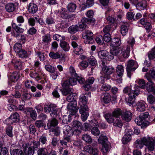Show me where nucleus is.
Here are the masks:
<instances>
[{
	"mask_svg": "<svg viewBox=\"0 0 155 155\" xmlns=\"http://www.w3.org/2000/svg\"><path fill=\"white\" fill-rule=\"evenodd\" d=\"M0 153L2 155H8V152L7 148L3 147L2 143H0Z\"/></svg>",
	"mask_w": 155,
	"mask_h": 155,
	"instance_id": "49",
	"label": "nucleus"
},
{
	"mask_svg": "<svg viewBox=\"0 0 155 155\" xmlns=\"http://www.w3.org/2000/svg\"><path fill=\"white\" fill-rule=\"evenodd\" d=\"M111 88V86L108 84H103L101 86V90L103 91H108Z\"/></svg>",
	"mask_w": 155,
	"mask_h": 155,
	"instance_id": "64",
	"label": "nucleus"
},
{
	"mask_svg": "<svg viewBox=\"0 0 155 155\" xmlns=\"http://www.w3.org/2000/svg\"><path fill=\"white\" fill-rule=\"evenodd\" d=\"M77 103L76 101L70 102L67 106V108L70 114L72 115H74L77 112L78 107H77Z\"/></svg>",
	"mask_w": 155,
	"mask_h": 155,
	"instance_id": "6",
	"label": "nucleus"
},
{
	"mask_svg": "<svg viewBox=\"0 0 155 155\" xmlns=\"http://www.w3.org/2000/svg\"><path fill=\"white\" fill-rule=\"evenodd\" d=\"M12 127L11 126H9L6 129L5 132L6 134L9 137H12L14 136L12 132Z\"/></svg>",
	"mask_w": 155,
	"mask_h": 155,
	"instance_id": "41",
	"label": "nucleus"
},
{
	"mask_svg": "<svg viewBox=\"0 0 155 155\" xmlns=\"http://www.w3.org/2000/svg\"><path fill=\"white\" fill-rule=\"evenodd\" d=\"M131 136L125 135L122 140V143L124 144H127L131 140Z\"/></svg>",
	"mask_w": 155,
	"mask_h": 155,
	"instance_id": "60",
	"label": "nucleus"
},
{
	"mask_svg": "<svg viewBox=\"0 0 155 155\" xmlns=\"http://www.w3.org/2000/svg\"><path fill=\"white\" fill-rule=\"evenodd\" d=\"M104 116L108 123L111 124L113 122L114 117L112 114L107 113L104 114Z\"/></svg>",
	"mask_w": 155,
	"mask_h": 155,
	"instance_id": "28",
	"label": "nucleus"
},
{
	"mask_svg": "<svg viewBox=\"0 0 155 155\" xmlns=\"http://www.w3.org/2000/svg\"><path fill=\"white\" fill-rule=\"evenodd\" d=\"M112 44L114 46L117 47L120 45L121 43V40L118 38H114L112 41Z\"/></svg>",
	"mask_w": 155,
	"mask_h": 155,
	"instance_id": "52",
	"label": "nucleus"
},
{
	"mask_svg": "<svg viewBox=\"0 0 155 155\" xmlns=\"http://www.w3.org/2000/svg\"><path fill=\"white\" fill-rule=\"evenodd\" d=\"M132 114L130 111H126L122 115V118L123 120L127 121H129L131 119Z\"/></svg>",
	"mask_w": 155,
	"mask_h": 155,
	"instance_id": "25",
	"label": "nucleus"
},
{
	"mask_svg": "<svg viewBox=\"0 0 155 155\" xmlns=\"http://www.w3.org/2000/svg\"><path fill=\"white\" fill-rule=\"evenodd\" d=\"M25 112L28 115H30L34 120L36 119L37 114L35 110L31 107H27L25 110Z\"/></svg>",
	"mask_w": 155,
	"mask_h": 155,
	"instance_id": "17",
	"label": "nucleus"
},
{
	"mask_svg": "<svg viewBox=\"0 0 155 155\" xmlns=\"http://www.w3.org/2000/svg\"><path fill=\"white\" fill-rule=\"evenodd\" d=\"M112 114L115 118H118L122 114V110L120 108H116L112 112Z\"/></svg>",
	"mask_w": 155,
	"mask_h": 155,
	"instance_id": "43",
	"label": "nucleus"
},
{
	"mask_svg": "<svg viewBox=\"0 0 155 155\" xmlns=\"http://www.w3.org/2000/svg\"><path fill=\"white\" fill-rule=\"evenodd\" d=\"M70 138L69 137L65 136L62 140H60V143L63 146H67V144L70 141Z\"/></svg>",
	"mask_w": 155,
	"mask_h": 155,
	"instance_id": "37",
	"label": "nucleus"
},
{
	"mask_svg": "<svg viewBox=\"0 0 155 155\" xmlns=\"http://www.w3.org/2000/svg\"><path fill=\"white\" fill-rule=\"evenodd\" d=\"M68 32L71 34H74L78 31V26L77 25H72L70 26L68 29Z\"/></svg>",
	"mask_w": 155,
	"mask_h": 155,
	"instance_id": "47",
	"label": "nucleus"
},
{
	"mask_svg": "<svg viewBox=\"0 0 155 155\" xmlns=\"http://www.w3.org/2000/svg\"><path fill=\"white\" fill-rule=\"evenodd\" d=\"M114 71V68L110 66H106L103 67L101 71V74L104 75L106 78V80H108L110 78V75L113 73Z\"/></svg>",
	"mask_w": 155,
	"mask_h": 155,
	"instance_id": "3",
	"label": "nucleus"
},
{
	"mask_svg": "<svg viewBox=\"0 0 155 155\" xmlns=\"http://www.w3.org/2000/svg\"><path fill=\"white\" fill-rule=\"evenodd\" d=\"M18 53V56L20 58H26L28 56V54L27 51L23 49H22Z\"/></svg>",
	"mask_w": 155,
	"mask_h": 155,
	"instance_id": "42",
	"label": "nucleus"
},
{
	"mask_svg": "<svg viewBox=\"0 0 155 155\" xmlns=\"http://www.w3.org/2000/svg\"><path fill=\"white\" fill-rule=\"evenodd\" d=\"M124 94L129 96L128 104L130 106L132 105L134 103V98L140 93V90L137 85H135L131 89L128 87H125L123 90Z\"/></svg>",
	"mask_w": 155,
	"mask_h": 155,
	"instance_id": "1",
	"label": "nucleus"
},
{
	"mask_svg": "<svg viewBox=\"0 0 155 155\" xmlns=\"http://www.w3.org/2000/svg\"><path fill=\"white\" fill-rule=\"evenodd\" d=\"M82 139L85 142L91 143L92 142V138L91 136L87 134H83L82 136Z\"/></svg>",
	"mask_w": 155,
	"mask_h": 155,
	"instance_id": "45",
	"label": "nucleus"
},
{
	"mask_svg": "<svg viewBox=\"0 0 155 155\" xmlns=\"http://www.w3.org/2000/svg\"><path fill=\"white\" fill-rule=\"evenodd\" d=\"M112 123L114 126L117 127L121 128L123 125L122 121L120 118H115L114 119Z\"/></svg>",
	"mask_w": 155,
	"mask_h": 155,
	"instance_id": "30",
	"label": "nucleus"
},
{
	"mask_svg": "<svg viewBox=\"0 0 155 155\" xmlns=\"http://www.w3.org/2000/svg\"><path fill=\"white\" fill-rule=\"evenodd\" d=\"M83 38L86 39L85 43L92 44L94 41L93 33L89 31H85L83 36Z\"/></svg>",
	"mask_w": 155,
	"mask_h": 155,
	"instance_id": "8",
	"label": "nucleus"
},
{
	"mask_svg": "<svg viewBox=\"0 0 155 155\" xmlns=\"http://www.w3.org/2000/svg\"><path fill=\"white\" fill-rule=\"evenodd\" d=\"M12 26V28L14 29L15 31L20 34L22 33L24 31L23 28L18 27L15 23H13Z\"/></svg>",
	"mask_w": 155,
	"mask_h": 155,
	"instance_id": "50",
	"label": "nucleus"
},
{
	"mask_svg": "<svg viewBox=\"0 0 155 155\" xmlns=\"http://www.w3.org/2000/svg\"><path fill=\"white\" fill-rule=\"evenodd\" d=\"M51 35L49 34H46L42 37V43L47 45L51 41Z\"/></svg>",
	"mask_w": 155,
	"mask_h": 155,
	"instance_id": "27",
	"label": "nucleus"
},
{
	"mask_svg": "<svg viewBox=\"0 0 155 155\" xmlns=\"http://www.w3.org/2000/svg\"><path fill=\"white\" fill-rule=\"evenodd\" d=\"M77 5L74 3H69L67 6V9L69 12H74L76 9Z\"/></svg>",
	"mask_w": 155,
	"mask_h": 155,
	"instance_id": "34",
	"label": "nucleus"
},
{
	"mask_svg": "<svg viewBox=\"0 0 155 155\" xmlns=\"http://www.w3.org/2000/svg\"><path fill=\"white\" fill-rule=\"evenodd\" d=\"M58 124V122L55 118L52 119L50 122H48L47 124V126L48 128H50L52 126L54 127L56 126Z\"/></svg>",
	"mask_w": 155,
	"mask_h": 155,
	"instance_id": "53",
	"label": "nucleus"
},
{
	"mask_svg": "<svg viewBox=\"0 0 155 155\" xmlns=\"http://www.w3.org/2000/svg\"><path fill=\"white\" fill-rule=\"evenodd\" d=\"M138 67V65L136 61L133 60H130L128 61L126 70L127 75L130 78L131 77V72L134 71Z\"/></svg>",
	"mask_w": 155,
	"mask_h": 155,
	"instance_id": "2",
	"label": "nucleus"
},
{
	"mask_svg": "<svg viewBox=\"0 0 155 155\" xmlns=\"http://www.w3.org/2000/svg\"><path fill=\"white\" fill-rule=\"evenodd\" d=\"M30 75L32 78L38 79H40L39 74L35 71L33 72L32 71H31L30 72Z\"/></svg>",
	"mask_w": 155,
	"mask_h": 155,
	"instance_id": "62",
	"label": "nucleus"
},
{
	"mask_svg": "<svg viewBox=\"0 0 155 155\" xmlns=\"http://www.w3.org/2000/svg\"><path fill=\"white\" fill-rule=\"evenodd\" d=\"M19 75L17 72H14L10 75V79L12 82L17 81L19 78Z\"/></svg>",
	"mask_w": 155,
	"mask_h": 155,
	"instance_id": "38",
	"label": "nucleus"
},
{
	"mask_svg": "<svg viewBox=\"0 0 155 155\" xmlns=\"http://www.w3.org/2000/svg\"><path fill=\"white\" fill-rule=\"evenodd\" d=\"M21 149L26 155H33L35 150L31 147V145L28 143H24L22 146Z\"/></svg>",
	"mask_w": 155,
	"mask_h": 155,
	"instance_id": "9",
	"label": "nucleus"
},
{
	"mask_svg": "<svg viewBox=\"0 0 155 155\" xmlns=\"http://www.w3.org/2000/svg\"><path fill=\"white\" fill-rule=\"evenodd\" d=\"M88 60L89 64L91 66H95L97 64L96 60L93 56H91L88 59Z\"/></svg>",
	"mask_w": 155,
	"mask_h": 155,
	"instance_id": "63",
	"label": "nucleus"
},
{
	"mask_svg": "<svg viewBox=\"0 0 155 155\" xmlns=\"http://www.w3.org/2000/svg\"><path fill=\"white\" fill-rule=\"evenodd\" d=\"M130 51V46H127L126 49L123 52L122 55L124 58H126L129 57Z\"/></svg>",
	"mask_w": 155,
	"mask_h": 155,
	"instance_id": "61",
	"label": "nucleus"
},
{
	"mask_svg": "<svg viewBox=\"0 0 155 155\" xmlns=\"http://www.w3.org/2000/svg\"><path fill=\"white\" fill-rule=\"evenodd\" d=\"M147 140V137H144L140 139L137 140L135 143V147L137 149L142 148L144 145H145L146 142Z\"/></svg>",
	"mask_w": 155,
	"mask_h": 155,
	"instance_id": "10",
	"label": "nucleus"
},
{
	"mask_svg": "<svg viewBox=\"0 0 155 155\" xmlns=\"http://www.w3.org/2000/svg\"><path fill=\"white\" fill-rule=\"evenodd\" d=\"M60 46L65 51H68L70 49L69 44L65 41H62L60 44Z\"/></svg>",
	"mask_w": 155,
	"mask_h": 155,
	"instance_id": "32",
	"label": "nucleus"
},
{
	"mask_svg": "<svg viewBox=\"0 0 155 155\" xmlns=\"http://www.w3.org/2000/svg\"><path fill=\"white\" fill-rule=\"evenodd\" d=\"M98 143L103 145L108 143L109 142L107 141V137L105 136H103L102 135H101L98 139Z\"/></svg>",
	"mask_w": 155,
	"mask_h": 155,
	"instance_id": "35",
	"label": "nucleus"
},
{
	"mask_svg": "<svg viewBox=\"0 0 155 155\" xmlns=\"http://www.w3.org/2000/svg\"><path fill=\"white\" fill-rule=\"evenodd\" d=\"M120 32L123 36L125 35L128 32L127 26L124 25H121L120 27Z\"/></svg>",
	"mask_w": 155,
	"mask_h": 155,
	"instance_id": "59",
	"label": "nucleus"
},
{
	"mask_svg": "<svg viewBox=\"0 0 155 155\" xmlns=\"http://www.w3.org/2000/svg\"><path fill=\"white\" fill-rule=\"evenodd\" d=\"M147 2L145 0H143L138 3L137 7L140 9L143 10L147 6Z\"/></svg>",
	"mask_w": 155,
	"mask_h": 155,
	"instance_id": "39",
	"label": "nucleus"
},
{
	"mask_svg": "<svg viewBox=\"0 0 155 155\" xmlns=\"http://www.w3.org/2000/svg\"><path fill=\"white\" fill-rule=\"evenodd\" d=\"M14 49L15 51L18 53L22 49V46L21 44L17 43L15 44L14 46Z\"/></svg>",
	"mask_w": 155,
	"mask_h": 155,
	"instance_id": "55",
	"label": "nucleus"
},
{
	"mask_svg": "<svg viewBox=\"0 0 155 155\" xmlns=\"http://www.w3.org/2000/svg\"><path fill=\"white\" fill-rule=\"evenodd\" d=\"M64 133L67 137H70L74 134L73 130L69 126L66 125L64 127Z\"/></svg>",
	"mask_w": 155,
	"mask_h": 155,
	"instance_id": "18",
	"label": "nucleus"
},
{
	"mask_svg": "<svg viewBox=\"0 0 155 155\" xmlns=\"http://www.w3.org/2000/svg\"><path fill=\"white\" fill-rule=\"evenodd\" d=\"M84 150L91 155H99V152L97 149L93 147L91 145L86 146Z\"/></svg>",
	"mask_w": 155,
	"mask_h": 155,
	"instance_id": "12",
	"label": "nucleus"
},
{
	"mask_svg": "<svg viewBox=\"0 0 155 155\" xmlns=\"http://www.w3.org/2000/svg\"><path fill=\"white\" fill-rule=\"evenodd\" d=\"M28 10L30 13L34 14L38 11V8L36 4L31 3L28 5Z\"/></svg>",
	"mask_w": 155,
	"mask_h": 155,
	"instance_id": "22",
	"label": "nucleus"
},
{
	"mask_svg": "<svg viewBox=\"0 0 155 155\" xmlns=\"http://www.w3.org/2000/svg\"><path fill=\"white\" fill-rule=\"evenodd\" d=\"M110 149V146L109 143H106L102 145L101 150L104 154L108 152Z\"/></svg>",
	"mask_w": 155,
	"mask_h": 155,
	"instance_id": "33",
	"label": "nucleus"
},
{
	"mask_svg": "<svg viewBox=\"0 0 155 155\" xmlns=\"http://www.w3.org/2000/svg\"><path fill=\"white\" fill-rule=\"evenodd\" d=\"M135 122L138 125H142L141 127H146L150 124V122L144 120L140 116L137 117Z\"/></svg>",
	"mask_w": 155,
	"mask_h": 155,
	"instance_id": "16",
	"label": "nucleus"
},
{
	"mask_svg": "<svg viewBox=\"0 0 155 155\" xmlns=\"http://www.w3.org/2000/svg\"><path fill=\"white\" fill-rule=\"evenodd\" d=\"M45 68L46 70L51 73H54L55 71V68L49 64H46L45 66Z\"/></svg>",
	"mask_w": 155,
	"mask_h": 155,
	"instance_id": "57",
	"label": "nucleus"
},
{
	"mask_svg": "<svg viewBox=\"0 0 155 155\" xmlns=\"http://www.w3.org/2000/svg\"><path fill=\"white\" fill-rule=\"evenodd\" d=\"M148 54L150 60L155 58V46L148 52Z\"/></svg>",
	"mask_w": 155,
	"mask_h": 155,
	"instance_id": "51",
	"label": "nucleus"
},
{
	"mask_svg": "<svg viewBox=\"0 0 155 155\" xmlns=\"http://www.w3.org/2000/svg\"><path fill=\"white\" fill-rule=\"evenodd\" d=\"M11 155H25L20 149H14L11 152Z\"/></svg>",
	"mask_w": 155,
	"mask_h": 155,
	"instance_id": "58",
	"label": "nucleus"
},
{
	"mask_svg": "<svg viewBox=\"0 0 155 155\" xmlns=\"http://www.w3.org/2000/svg\"><path fill=\"white\" fill-rule=\"evenodd\" d=\"M38 155H49L46 148H39L37 151Z\"/></svg>",
	"mask_w": 155,
	"mask_h": 155,
	"instance_id": "40",
	"label": "nucleus"
},
{
	"mask_svg": "<svg viewBox=\"0 0 155 155\" xmlns=\"http://www.w3.org/2000/svg\"><path fill=\"white\" fill-rule=\"evenodd\" d=\"M147 106V104L144 101L138 102L137 104V110L140 112L143 111L145 110Z\"/></svg>",
	"mask_w": 155,
	"mask_h": 155,
	"instance_id": "21",
	"label": "nucleus"
},
{
	"mask_svg": "<svg viewBox=\"0 0 155 155\" xmlns=\"http://www.w3.org/2000/svg\"><path fill=\"white\" fill-rule=\"evenodd\" d=\"M69 72L71 74L72 77H76V79L78 80V82L80 84H83L85 82V80L79 74H77L76 71L73 67L70 66L69 68Z\"/></svg>",
	"mask_w": 155,
	"mask_h": 155,
	"instance_id": "5",
	"label": "nucleus"
},
{
	"mask_svg": "<svg viewBox=\"0 0 155 155\" xmlns=\"http://www.w3.org/2000/svg\"><path fill=\"white\" fill-rule=\"evenodd\" d=\"M116 70L117 73L119 76H121L123 75L124 69V67L122 65H118L116 67Z\"/></svg>",
	"mask_w": 155,
	"mask_h": 155,
	"instance_id": "36",
	"label": "nucleus"
},
{
	"mask_svg": "<svg viewBox=\"0 0 155 155\" xmlns=\"http://www.w3.org/2000/svg\"><path fill=\"white\" fill-rule=\"evenodd\" d=\"M122 52L121 48H114L110 51V54L115 56L119 55Z\"/></svg>",
	"mask_w": 155,
	"mask_h": 155,
	"instance_id": "29",
	"label": "nucleus"
},
{
	"mask_svg": "<svg viewBox=\"0 0 155 155\" xmlns=\"http://www.w3.org/2000/svg\"><path fill=\"white\" fill-rule=\"evenodd\" d=\"M12 63H13L14 68L15 69L18 70L22 69V64L21 62L19 61H16L14 62L12 61Z\"/></svg>",
	"mask_w": 155,
	"mask_h": 155,
	"instance_id": "48",
	"label": "nucleus"
},
{
	"mask_svg": "<svg viewBox=\"0 0 155 155\" xmlns=\"http://www.w3.org/2000/svg\"><path fill=\"white\" fill-rule=\"evenodd\" d=\"M76 94L72 93L69 94L67 96L66 99L68 102H73L74 101H76Z\"/></svg>",
	"mask_w": 155,
	"mask_h": 155,
	"instance_id": "46",
	"label": "nucleus"
},
{
	"mask_svg": "<svg viewBox=\"0 0 155 155\" xmlns=\"http://www.w3.org/2000/svg\"><path fill=\"white\" fill-rule=\"evenodd\" d=\"M79 104L80 106L86 105L87 102V97L84 94H82L79 97Z\"/></svg>",
	"mask_w": 155,
	"mask_h": 155,
	"instance_id": "23",
	"label": "nucleus"
},
{
	"mask_svg": "<svg viewBox=\"0 0 155 155\" xmlns=\"http://www.w3.org/2000/svg\"><path fill=\"white\" fill-rule=\"evenodd\" d=\"M88 110V108L87 105L80 106V113L81 114V118L84 121L87 119L89 116Z\"/></svg>",
	"mask_w": 155,
	"mask_h": 155,
	"instance_id": "4",
	"label": "nucleus"
},
{
	"mask_svg": "<svg viewBox=\"0 0 155 155\" xmlns=\"http://www.w3.org/2000/svg\"><path fill=\"white\" fill-rule=\"evenodd\" d=\"M70 125L72 128H75L74 132L77 133V134L78 135L81 133L82 126L81 123L80 122L77 120L73 121Z\"/></svg>",
	"mask_w": 155,
	"mask_h": 155,
	"instance_id": "14",
	"label": "nucleus"
},
{
	"mask_svg": "<svg viewBox=\"0 0 155 155\" xmlns=\"http://www.w3.org/2000/svg\"><path fill=\"white\" fill-rule=\"evenodd\" d=\"M67 11L65 8H62L59 10L58 13L61 15V17L63 18L68 19L71 20L75 17L74 14H69L66 13Z\"/></svg>",
	"mask_w": 155,
	"mask_h": 155,
	"instance_id": "7",
	"label": "nucleus"
},
{
	"mask_svg": "<svg viewBox=\"0 0 155 155\" xmlns=\"http://www.w3.org/2000/svg\"><path fill=\"white\" fill-rule=\"evenodd\" d=\"M147 79L149 81L146 84V88L149 92H154L155 91L153 87L154 84L151 81L150 77L149 76V74L147 73L145 75Z\"/></svg>",
	"mask_w": 155,
	"mask_h": 155,
	"instance_id": "15",
	"label": "nucleus"
},
{
	"mask_svg": "<svg viewBox=\"0 0 155 155\" xmlns=\"http://www.w3.org/2000/svg\"><path fill=\"white\" fill-rule=\"evenodd\" d=\"M86 15L89 19L87 18H83L82 20V21L87 23H91L92 20V18H93L94 15L93 12L91 10H90L87 12Z\"/></svg>",
	"mask_w": 155,
	"mask_h": 155,
	"instance_id": "19",
	"label": "nucleus"
},
{
	"mask_svg": "<svg viewBox=\"0 0 155 155\" xmlns=\"http://www.w3.org/2000/svg\"><path fill=\"white\" fill-rule=\"evenodd\" d=\"M52 37L54 40L58 41H60L61 42L62 41V40H64L65 39L64 37L61 36L58 34L53 35Z\"/></svg>",
	"mask_w": 155,
	"mask_h": 155,
	"instance_id": "54",
	"label": "nucleus"
},
{
	"mask_svg": "<svg viewBox=\"0 0 155 155\" xmlns=\"http://www.w3.org/2000/svg\"><path fill=\"white\" fill-rule=\"evenodd\" d=\"M111 100V96L108 93L102 94L101 97V101L105 104L109 103Z\"/></svg>",
	"mask_w": 155,
	"mask_h": 155,
	"instance_id": "20",
	"label": "nucleus"
},
{
	"mask_svg": "<svg viewBox=\"0 0 155 155\" xmlns=\"http://www.w3.org/2000/svg\"><path fill=\"white\" fill-rule=\"evenodd\" d=\"M16 7L15 4L13 3H9L5 5V8L7 12H11L15 11Z\"/></svg>",
	"mask_w": 155,
	"mask_h": 155,
	"instance_id": "24",
	"label": "nucleus"
},
{
	"mask_svg": "<svg viewBox=\"0 0 155 155\" xmlns=\"http://www.w3.org/2000/svg\"><path fill=\"white\" fill-rule=\"evenodd\" d=\"M63 95L66 96L69 94L73 92V90L71 88L63 87L62 89L60 90Z\"/></svg>",
	"mask_w": 155,
	"mask_h": 155,
	"instance_id": "31",
	"label": "nucleus"
},
{
	"mask_svg": "<svg viewBox=\"0 0 155 155\" xmlns=\"http://www.w3.org/2000/svg\"><path fill=\"white\" fill-rule=\"evenodd\" d=\"M38 142H39L40 143H41L43 145L46 144L47 142V138L45 134H43L40 137Z\"/></svg>",
	"mask_w": 155,
	"mask_h": 155,
	"instance_id": "56",
	"label": "nucleus"
},
{
	"mask_svg": "<svg viewBox=\"0 0 155 155\" xmlns=\"http://www.w3.org/2000/svg\"><path fill=\"white\" fill-rule=\"evenodd\" d=\"M147 140L146 142L145 146L147 147L148 150L150 151H153L155 147V137L153 139L152 137H147Z\"/></svg>",
	"mask_w": 155,
	"mask_h": 155,
	"instance_id": "11",
	"label": "nucleus"
},
{
	"mask_svg": "<svg viewBox=\"0 0 155 155\" xmlns=\"http://www.w3.org/2000/svg\"><path fill=\"white\" fill-rule=\"evenodd\" d=\"M84 150L91 155H99V152L97 149L93 147L91 145L86 146Z\"/></svg>",
	"mask_w": 155,
	"mask_h": 155,
	"instance_id": "13",
	"label": "nucleus"
},
{
	"mask_svg": "<svg viewBox=\"0 0 155 155\" xmlns=\"http://www.w3.org/2000/svg\"><path fill=\"white\" fill-rule=\"evenodd\" d=\"M136 81L138 84V86L139 87V90L140 88L143 89L144 88L146 83L143 79H139L137 80Z\"/></svg>",
	"mask_w": 155,
	"mask_h": 155,
	"instance_id": "44",
	"label": "nucleus"
},
{
	"mask_svg": "<svg viewBox=\"0 0 155 155\" xmlns=\"http://www.w3.org/2000/svg\"><path fill=\"white\" fill-rule=\"evenodd\" d=\"M61 51H58L55 53L54 52H51L49 54L50 58L54 59H57L61 58L62 55Z\"/></svg>",
	"mask_w": 155,
	"mask_h": 155,
	"instance_id": "26",
	"label": "nucleus"
}]
</instances>
